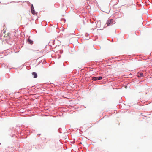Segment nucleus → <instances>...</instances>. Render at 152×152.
<instances>
[{"label": "nucleus", "mask_w": 152, "mask_h": 152, "mask_svg": "<svg viewBox=\"0 0 152 152\" xmlns=\"http://www.w3.org/2000/svg\"><path fill=\"white\" fill-rule=\"evenodd\" d=\"M140 76H138V77H142L143 76V74L142 73H140Z\"/></svg>", "instance_id": "7"}, {"label": "nucleus", "mask_w": 152, "mask_h": 152, "mask_svg": "<svg viewBox=\"0 0 152 152\" xmlns=\"http://www.w3.org/2000/svg\"><path fill=\"white\" fill-rule=\"evenodd\" d=\"M32 75L33 76V77L34 78H36L37 77V74L35 72H33L32 73Z\"/></svg>", "instance_id": "3"}, {"label": "nucleus", "mask_w": 152, "mask_h": 152, "mask_svg": "<svg viewBox=\"0 0 152 152\" xmlns=\"http://www.w3.org/2000/svg\"><path fill=\"white\" fill-rule=\"evenodd\" d=\"M31 12L32 14H34L35 13V12L34 11V8L33 5H32V6L31 7Z\"/></svg>", "instance_id": "2"}, {"label": "nucleus", "mask_w": 152, "mask_h": 152, "mask_svg": "<svg viewBox=\"0 0 152 152\" xmlns=\"http://www.w3.org/2000/svg\"><path fill=\"white\" fill-rule=\"evenodd\" d=\"M125 88H127V86H125Z\"/></svg>", "instance_id": "8"}, {"label": "nucleus", "mask_w": 152, "mask_h": 152, "mask_svg": "<svg viewBox=\"0 0 152 152\" xmlns=\"http://www.w3.org/2000/svg\"><path fill=\"white\" fill-rule=\"evenodd\" d=\"M97 77V79L98 80H100L102 79V77Z\"/></svg>", "instance_id": "6"}, {"label": "nucleus", "mask_w": 152, "mask_h": 152, "mask_svg": "<svg viewBox=\"0 0 152 152\" xmlns=\"http://www.w3.org/2000/svg\"><path fill=\"white\" fill-rule=\"evenodd\" d=\"M28 43L30 44H33V41L31 40L29 38H28Z\"/></svg>", "instance_id": "4"}, {"label": "nucleus", "mask_w": 152, "mask_h": 152, "mask_svg": "<svg viewBox=\"0 0 152 152\" xmlns=\"http://www.w3.org/2000/svg\"><path fill=\"white\" fill-rule=\"evenodd\" d=\"M92 80L94 81H96L97 79V77H93L92 79Z\"/></svg>", "instance_id": "5"}, {"label": "nucleus", "mask_w": 152, "mask_h": 152, "mask_svg": "<svg viewBox=\"0 0 152 152\" xmlns=\"http://www.w3.org/2000/svg\"><path fill=\"white\" fill-rule=\"evenodd\" d=\"M113 19H111L109 20H108L107 21V22L106 23V24H107V26H109L110 25H111L113 24Z\"/></svg>", "instance_id": "1"}]
</instances>
